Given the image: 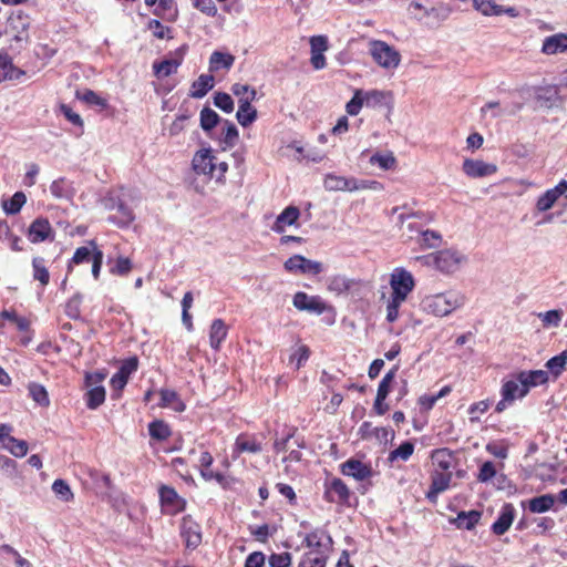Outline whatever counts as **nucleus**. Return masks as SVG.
<instances>
[{"label":"nucleus","mask_w":567,"mask_h":567,"mask_svg":"<svg viewBox=\"0 0 567 567\" xmlns=\"http://www.w3.org/2000/svg\"><path fill=\"white\" fill-rule=\"evenodd\" d=\"M422 308L427 312L437 317L447 316V308L442 293L427 296L422 300Z\"/></svg>","instance_id":"28"},{"label":"nucleus","mask_w":567,"mask_h":567,"mask_svg":"<svg viewBox=\"0 0 567 567\" xmlns=\"http://www.w3.org/2000/svg\"><path fill=\"white\" fill-rule=\"evenodd\" d=\"M44 262L42 257H34L32 259L33 278L39 280L43 286L48 285L50 281V274Z\"/></svg>","instance_id":"47"},{"label":"nucleus","mask_w":567,"mask_h":567,"mask_svg":"<svg viewBox=\"0 0 567 567\" xmlns=\"http://www.w3.org/2000/svg\"><path fill=\"white\" fill-rule=\"evenodd\" d=\"M370 53L375 63L382 68L394 69L400 63V53L383 41H373Z\"/></svg>","instance_id":"6"},{"label":"nucleus","mask_w":567,"mask_h":567,"mask_svg":"<svg viewBox=\"0 0 567 567\" xmlns=\"http://www.w3.org/2000/svg\"><path fill=\"white\" fill-rule=\"evenodd\" d=\"M148 434L153 440L165 441L171 436L172 431L163 420H154L148 424Z\"/></svg>","instance_id":"36"},{"label":"nucleus","mask_w":567,"mask_h":567,"mask_svg":"<svg viewBox=\"0 0 567 567\" xmlns=\"http://www.w3.org/2000/svg\"><path fill=\"white\" fill-rule=\"evenodd\" d=\"M162 512L166 515H177L186 508V501L178 495L176 489L168 485H161L158 488Z\"/></svg>","instance_id":"5"},{"label":"nucleus","mask_w":567,"mask_h":567,"mask_svg":"<svg viewBox=\"0 0 567 567\" xmlns=\"http://www.w3.org/2000/svg\"><path fill=\"white\" fill-rule=\"evenodd\" d=\"M90 261L92 262V275L97 279L103 262V251L99 249L95 240H89L86 245L76 248L73 252V264L79 265Z\"/></svg>","instance_id":"2"},{"label":"nucleus","mask_w":567,"mask_h":567,"mask_svg":"<svg viewBox=\"0 0 567 567\" xmlns=\"http://www.w3.org/2000/svg\"><path fill=\"white\" fill-rule=\"evenodd\" d=\"M557 96V91L555 87H538L536 90L535 100L538 106L540 107H551Z\"/></svg>","instance_id":"38"},{"label":"nucleus","mask_w":567,"mask_h":567,"mask_svg":"<svg viewBox=\"0 0 567 567\" xmlns=\"http://www.w3.org/2000/svg\"><path fill=\"white\" fill-rule=\"evenodd\" d=\"M516 380L520 384L518 396L524 398L532 388L546 384L549 380V373L545 370L520 371L516 374Z\"/></svg>","instance_id":"9"},{"label":"nucleus","mask_w":567,"mask_h":567,"mask_svg":"<svg viewBox=\"0 0 567 567\" xmlns=\"http://www.w3.org/2000/svg\"><path fill=\"white\" fill-rule=\"evenodd\" d=\"M341 473L357 481H364L372 476V467L359 460L349 458L341 464Z\"/></svg>","instance_id":"16"},{"label":"nucleus","mask_w":567,"mask_h":567,"mask_svg":"<svg viewBox=\"0 0 567 567\" xmlns=\"http://www.w3.org/2000/svg\"><path fill=\"white\" fill-rule=\"evenodd\" d=\"M235 62V56L230 53L214 51L209 58V71L217 72L220 69L229 70Z\"/></svg>","instance_id":"30"},{"label":"nucleus","mask_w":567,"mask_h":567,"mask_svg":"<svg viewBox=\"0 0 567 567\" xmlns=\"http://www.w3.org/2000/svg\"><path fill=\"white\" fill-rule=\"evenodd\" d=\"M75 96L89 106H99L100 109L107 107V101L99 96L92 90H85L84 92L76 91Z\"/></svg>","instance_id":"43"},{"label":"nucleus","mask_w":567,"mask_h":567,"mask_svg":"<svg viewBox=\"0 0 567 567\" xmlns=\"http://www.w3.org/2000/svg\"><path fill=\"white\" fill-rule=\"evenodd\" d=\"M200 127L210 136L212 131L221 122V117L210 107L205 106L200 111Z\"/></svg>","instance_id":"33"},{"label":"nucleus","mask_w":567,"mask_h":567,"mask_svg":"<svg viewBox=\"0 0 567 567\" xmlns=\"http://www.w3.org/2000/svg\"><path fill=\"white\" fill-rule=\"evenodd\" d=\"M214 87V76L202 74L193 82L189 96L193 99H203Z\"/></svg>","instance_id":"29"},{"label":"nucleus","mask_w":567,"mask_h":567,"mask_svg":"<svg viewBox=\"0 0 567 567\" xmlns=\"http://www.w3.org/2000/svg\"><path fill=\"white\" fill-rule=\"evenodd\" d=\"M481 517L482 513L480 511H461L458 512L456 517L450 518V523L454 525L457 529L473 530L478 524Z\"/></svg>","instance_id":"23"},{"label":"nucleus","mask_w":567,"mask_h":567,"mask_svg":"<svg viewBox=\"0 0 567 567\" xmlns=\"http://www.w3.org/2000/svg\"><path fill=\"white\" fill-rule=\"evenodd\" d=\"M188 47L183 44L174 52H169V54L162 61H155L153 63V73L157 79H163L177 72V69L183 63L184 55L187 51Z\"/></svg>","instance_id":"4"},{"label":"nucleus","mask_w":567,"mask_h":567,"mask_svg":"<svg viewBox=\"0 0 567 567\" xmlns=\"http://www.w3.org/2000/svg\"><path fill=\"white\" fill-rule=\"evenodd\" d=\"M310 349L307 346H300L289 358L291 363L296 362V369H300L309 359Z\"/></svg>","instance_id":"59"},{"label":"nucleus","mask_w":567,"mask_h":567,"mask_svg":"<svg viewBox=\"0 0 567 567\" xmlns=\"http://www.w3.org/2000/svg\"><path fill=\"white\" fill-rule=\"evenodd\" d=\"M8 25L18 32L13 39L21 41L22 37L20 34L25 32L30 27V17L23 10H14L8 18Z\"/></svg>","instance_id":"25"},{"label":"nucleus","mask_w":567,"mask_h":567,"mask_svg":"<svg viewBox=\"0 0 567 567\" xmlns=\"http://www.w3.org/2000/svg\"><path fill=\"white\" fill-rule=\"evenodd\" d=\"M25 71L13 64L12 58L6 50H0V83L4 81L20 82Z\"/></svg>","instance_id":"14"},{"label":"nucleus","mask_w":567,"mask_h":567,"mask_svg":"<svg viewBox=\"0 0 567 567\" xmlns=\"http://www.w3.org/2000/svg\"><path fill=\"white\" fill-rule=\"evenodd\" d=\"M399 370L398 365H394L391 370H389L382 380L379 383L377 396L386 399L392 389V383L395 379L396 372Z\"/></svg>","instance_id":"45"},{"label":"nucleus","mask_w":567,"mask_h":567,"mask_svg":"<svg viewBox=\"0 0 567 567\" xmlns=\"http://www.w3.org/2000/svg\"><path fill=\"white\" fill-rule=\"evenodd\" d=\"M545 327H558L561 322V310H549L538 315Z\"/></svg>","instance_id":"58"},{"label":"nucleus","mask_w":567,"mask_h":567,"mask_svg":"<svg viewBox=\"0 0 567 567\" xmlns=\"http://www.w3.org/2000/svg\"><path fill=\"white\" fill-rule=\"evenodd\" d=\"M452 11L451 4L441 1L430 8L426 7L423 13H415L413 18L429 29H439L450 18Z\"/></svg>","instance_id":"3"},{"label":"nucleus","mask_w":567,"mask_h":567,"mask_svg":"<svg viewBox=\"0 0 567 567\" xmlns=\"http://www.w3.org/2000/svg\"><path fill=\"white\" fill-rule=\"evenodd\" d=\"M29 395L40 406H48L50 403L49 394L44 385L38 382H30L28 385Z\"/></svg>","instance_id":"40"},{"label":"nucleus","mask_w":567,"mask_h":567,"mask_svg":"<svg viewBox=\"0 0 567 567\" xmlns=\"http://www.w3.org/2000/svg\"><path fill=\"white\" fill-rule=\"evenodd\" d=\"M265 561L266 556L264 553L252 551L246 557L244 567H264Z\"/></svg>","instance_id":"64"},{"label":"nucleus","mask_w":567,"mask_h":567,"mask_svg":"<svg viewBox=\"0 0 567 567\" xmlns=\"http://www.w3.org/2000/svg\"><path fill=\"white\" fill-rule=\"evenodd\" d=\"M414 452V443L412 441H404L390 452L388 460L394 462L396 460L408 461Z\"/></svg>","instance_id":"44"},{"label":"nucleus","mask_w":567,"mask_h":567,"mask_svg":"<svg viewBox=\"0 0 567 567\" xmlns=\"http://www.w3.org/2000/svg\"><path fill=\"white\" fill-rule=\"evenodd\" d=\"M442 296L445 301V307L447 308V315L463 307L466 301L465 295L456 290L443 292Z\"/></svg>","instance_id":"39"},{"label":"nucleus","mask_w":567,"mask_h":567,"mask_svg":"<svg viewBox=\"0 0 567 567\" xmlns=\"http://www.w3.org/2000/svg\"><path fill=\"white\" fill-rule=\"evenodd\" d=\"M292 303L300 311L316 315H321L330 308L320 296H309L303 291L295 293Z\"/></svg>","instance_id":"12"},{"label":"nucleus","mask_w":567,"mask_h":567,"mask_svg":"<svg viewBox=\"0 0 567 567\" xmlns=\"http://www.w3.org/2000/svg\"><path fill=\"white\" fill-rule=\"evenodd\" d=\"M370 163L372 165H378L379 167H381L384 171H388L395 165V157L393 156L392 153H388V154L375 153L371 156Z\"/></svg>","instance_id":"53"},{"label":"nucleus","mask_w":567,"mask_h":567,"mask_svg":"<svg viewBox=\"0 0 567 567\" xmlns=\"http://www.w3.org/2000/svg\"><path fill=\"white\" fill-rule=\"evenodd\" d=\"M284 268L286 271L291 274L312 276L319 275L323 269L321 262L308 259L302 255H293L288 258L284 264Z\"/></svg>","instance_id":"8"},{"label":"nucleus","mask_w":567,"mask_h":567,"mask_svg":"<svg viewBox=\"0 0 567 567\" xmlns=\"http://www.w3.org/2000/svg\"><path fill=\"white\" fill-rule=\"evenodd\" d=\"M2 449L7 450L14 457H23L28 454L29 445L25 440H20V439L13 437V439H9V442H7L2 446Z\"/></svg>","instance_id":"46"},{"label":"nucleus","mask_w":567,"mask_h":567,"mask_svg":"<svg viewBox=\"0 0 567 567\" xmlns=\"http://www.w3.org/2000/svg\"><path fill=\"white\" fill-rule=\"evenodd\" d=\"M106 375L107 372L105 370L85 372L83 388L86 391L83 399L89 410H96L105 402L106 391L102 382L105 380Z\"/></svg>","instance_id":"1"},{"label":"nucleus","mask_w":567,"mask_h":567,"mask_svg":"<svg viewBox=\"0 0 567 567\" xmlns=\"http://www.w3.org/2000/svg\"><path fill=\"white\" fill-rule=\"evenodd\" d=\"M138 368V358L136 355L130 357L125 359L118 373L124 375L126 379H130L131 374L134 373Z\"/></svg>","instance_id":"61"},{"label":"nucleus","mask_w":567,"mask_h":567,"mask_svg":"<svg viewBox=\"0 0 567 567\" xmlns=\"http://www.w3.org/2000/svg\"><path fill=\"white\" fill-rule=\"evenodd\" d=\"M390 96V93L379 91V90H371L363 92V99H364V105L367 107H379L384 104H386V97Z\"/></svg>","instance_id":"41"},{"label":"nucleus","mask_w":567,"mask_h":567,"mask_svg":"<svg viewBox=\"0 0 567 567\" xmlns=\"http://www.w3.org/2000/svg\"><path fill=\"white\" fill-rule=\"evenodd\" d=\"M567 365V349L560 352L557 355L550 358L545 367L548 369V373H550L554 379H557L561 375V373L566 370Z\"/></svg>","instance_id":"35"},{"label":"nucleus","mask_w":567,"mask_h":567,"mask_svg":"<svg viewBox=\"0 0 567 567\" xmlns=\"http://www.w3.org/2000/svg\"><path fill=\"white\" fill-rule=\"evenodd\" d=\"M558 200V197L550 192V189H547L543 195H540L536 202V209L538 212H547L549 210L555 203Z\"/></svg>","instance_id":"54"},{"label":"nucleus","mask_w":567,"mask_h":567,"mask_svg":"<svg viewBox=\"0 0 567 567\" xmlns=\"http://www.w3.org/2000/svg\"><path fill=\"white\" fill-rule=\"evenodd\" d=\"M109 219L120 227H125L134 220V214L123 200H116V214L110 216Z\"/></svg>","instance_id":"31"},{"label":"nucleus","mask_w":567,"mask_h":567,"mask_svg":"<svg viewBox=\"0 0 567 567\" xmlns=\"http://www.w3.org/2000/svg\"><path fill=\"white\" fill-rule=\"evenodd\" d=\"M324 487L323 498L327 502L340 505L349 504L351 492L341 478L333 477L331 481L326 482Z\"/></svg>","instance_id":"11"},{"label":"nucleus","mask_w":567,"mask_h":567,"mask_svg":"<svg viewBox=\"0 0 567 567\" xmlns=\"http://www.w3.org/2000/svg\"><path fill=\"white\" fill-rule=\"evenodd\" d=\"M364 105L363 91L357 90L352 99L347 103L346 110L350 115L359 114L360 110Z\"/></svg>","instance_id":"56"},{"label":"nucleus","mask_w":567,"mask_h":567,"mask_svg":"<svg viewBox=\"0 0 567 567\" xmlns=\"http://www.w3.org/2000/svg\"><path fill=\"white\" fill-rule=\"evenodd\" d=\"M214 104L225 113H231L234 111V101L228 93L216 92L214 94Z\"/></svg>","instance_id":"51"},{"label":"nucleus","mask_w":567,"mask_h":567,"mask_svg":"<svg viewBox=\"0 0 567 567\" xmlns=\"http://www.w3.org/2000/svg\"><path fill=\"white\" fill-rule=\"evenodd\" d=\"M235 450L239 453H259L261 452V444L258 443L255 439H250L246 435H239L236 439Z\"/></svg>","instance_id":"42"},{"label":"nucleus","mask_w":567,"mask_h":567,"mask_svg":"<svg viewBox=\"0 0 567 567\" xmlns=\"http://www.w3.org/2000/svg\"><path fill=\"white\" fill-rule=\"evenodd\" d=\"M556 496L553 494H543L522 502V507L533 514H543L553 508Z\"/></svg>","instance_id":"19"},{"label":"nucleus","mask_w":567,"mask_h":567,"mask_svg":"<svg viewBox=\"0 0 567 567\" xmlns=\"http://www.w3.org/2000/svg\"><path fill=\"white\" fill-rule=\"evenodd\" d=\"M223 124L224 127L219 141L221 144H224V150L233 148L236 145L239 137L238 128L229 120H224Z\"/></svg>","instance_id":"34"},{"label":"nucleus","mask_w":567,"mask_h":567,"mask_svg":"<svg viewBox=\"0 0 567 567\" xmlns=\"http://www.w3.org/2000/svg\"><path fill=\"white\" fill-rule=\"evenodd\" d=\"M518 383L517 380H508L502 385L501 394L505 400H509V403L519 398L520 386Z\"/></svg>","instance_id":"52"},{"label":"nucleus","mask_w":567,"mask_h":567,"mask_svg":"<svg viewBox=\"0 0 567 567\" xmlns=\"http://www.w3.org/2000/svg\"><path fill=\"white\" fill-rule=\"evenodd\" d=\"M300 210L296 206L286 207L276 218L272 230L277 234H284L286 226H292L297 223Z\"/></svg>","instance_id":"24"},{"label":"nucleus","mask_w":567,"mask_h":567,"mask_svg":"<svg viewBox=\"0 0 567 567\" xmlns=\"http://www.w3.org/2000/svg\"><path fill=\"white\" fill-rule=\"evenodd\" d=\"M25 236L30 243L40 244L47 240H52L54 231L49 219L47 217L39 216L30 224L25 231Z\"/></svg>","instance_id":"10"},{"label":"nucleus","mask_w":567,"mask_h":567,"mask_svg":"<svg viewBox=\"0 0 567 567\" xmlns=\"http://www.w3.org/2000/svg\"><path fill=\"white\" fill-rule=\"evenodd\" d=\"M216 157L212 155L210 148L198 151L193 157V169L196 174L214 176L216 169Z\"/></svg>","instance_id":"15"},{"label":"nucleus","mask_w":567,"mask_h":567,"mask_svg":"<svg viewBox=\"0 0 567 567\" xmlns=\"http://www.w3.org/2000/svg\"><path fill=\"white\" fill-rule=\"evenodd\" d=\"M441 234L430 229L421 230L417 239L420 247L424 249L437 248L441 245Z\"/></svg>","instance_id":"37"},{"label":"nucleus","mask_w":567,"mask_h":567,"mask_svg":"<svg viewBox=\"0 0 567 567\" xmlns=\"http://www.w3.org/2000/svg\"><path fill=\"white\" fill-rule=\"evenodd\" d=\"M323 185L327 190H355L367 187L365 182L363 181H361V184L359 185L355 178H346L333 174H328L324 177Z\"/></svg>","instance_id":"17"},{"label":"nucleus","mask_w":567,"mask_h":567,"mask_svg":"<svg viewBox=\"0 0 567 567\" xmlns=\"http://www.w3.org/2000/svg\"><path fill=\"white\" fill-rule=\"evenodd\" d=\"M353 281L344 276L337 275L329 279L328 289L337 295L347 292L352 287Z\"/></svg>","instance_id":"48"},{"label":"nucleus","mask_w":567,"mask_h":567,"mask_svg":"<svg viewBox=\"0 0 567 567\" xmlns=\"http://www.w3.org/2000/svg\"><path fill=\"white\" fill-rule=\"evenodd\" d=\"M515 518V508L513 504L506 503L501 509L497 519L493 523L491 529L497 536L504 535L512 526Z\"/></svg>","instance_id":"20"},{"label":"nucleus","mask_w":567,"mask_h":567,"mask_svg":"<svg viewBox=\"0 0 567 567\" xmlns=\"http://www.w3.org/2000/svg\"><path fill=\"white\" fill-rule=\"evenodd\" d=\"M0 470L10 477H14L18 475V463L13 458L0 454Z\"/></svg>","instance_id":"63"},{"label":"nucleus","mask_w":567,"mask_h":567,"mask_svg":"<svg viewBox=\"0 0 567 567\" xmlns=\"http://www.w3.org/2000/svg\"><path fill=\"white\" fill-rule=\"evenodd\" d=\"M27 203V196L22 190H17L11 197L1 199V207L6 215L19 214Z\"/></svg>","instance_id":"27"},{"label":"nucleus","mask_w":567,"mask_h":567,"mask_svg":"<svg viewBox=\"0 0 567 567\" xmlns=\"http://www.w3.org/2000/svg\"><path fill=\"white\" fill-rule=\"evenodd\" d=\"M390 285L392 288L391 297L404 301L415 284L411 272L405 269H395L391 275Z\"/></svg>","instance_id":"7"},{"label":"nucleus","mask_w":567,"mask_h":567,"mask_svg":"<svg viewBox=\"0 0 567 567\" xmlns=\"http://www.w3.org/2000/svg\"><path fill=\"white\" fill-rule=\"evenodd\" d=\"M464 173L472 178L485 177L496 173L497 167L480 159H465L463 163Z\"/></svg>","instance_id":"18"},{"label":"nucleus","mask_w":567,"mask_h":567,"mask_svg":"<svg viewBox=\"0 0 567 567\" xmlns=\"http://www.w3.org/2000/svg\"><path fill=\"white\" fill-rule=\"evenodd\" d=\"M496 475V468L492 461L484 462L477 475V480L482 483L491 481Z\"/></svg>","instance_id":"62"},{"label":"nucleus","mask_w":567,"mask_h":567,"mask_svg":"<svg viewBox=\"0 0 567 567\" xmlns=\"http://www.w3.org/2000/svg\"><path fill=\"white\" fill-rule=\"evenodd\" d=\"M431 478H432L431 485L442 493L449 488L450 482L452 478V474L435 472L432 474Z\"/></svg>","instance_id":"57"},{"label":"nucleus","mask_w":567,"mask_h":567,"mask_svg":"<svg viewBox=\"0 0 567 567\" xmlns=\"http://www.w3.org/2000/svg\"><path fill=\"white\" fill-rule=\"evenodd\" d=\"M567 51V34L557 33L547 37L542 47V52L548 55Z\"/></svg>","instance_id":"26"},{"label":"nucleus","mask_w":567,"mask_h":567,"mask_svg":"<svg viewBox=\"0 0 567 567\" xmlns=\"http://www.w3.org/2000/svg\"><path fill=\"white\" fill-rule=\"evenodd\" d=\"M291 554L285 551L281 554H271L268 558V563L270 567H289L291 565Z\"/></svg>","instance_id":"60"},{"label":"nucleus","mask_w":567,"mask_h":567,"mask_svg":"<svg viewBox=\"0 0 567 567\" xmlns=\"http://www.w3.org/2000/svg\"><path fill=\"white\" fill-rule=\"evenodd\" d=\"M432 460L442 471H449L452 466V453L447 449L433 451Z\"/></svg>","instance_id":"49"},{"label":"nucleus","mask_w":567,"mask_h":567,"mask_svg":"<svg viewBox=\"0 0 567 567\" xmlns=\"http://www.w3.org/2000/svg\"><path fill=\"white\" fill-rule=\"evenodd\" d=\"M257 92L251 91V96L240 97L238 100V111L236 118L243 127L251 125L258 116L257 110L251 105L252 101L256 100Z\"/></svg>","instance_id":"13"},{"label":"nucleus","mask_w":567,"mask_h":567,"mask_svg":"<svg viewBox=\"0 0 567 567\" xmlns=\"http://www.w3.org/2000/svg\"><path fill=\"white\" fill-rule=\"evenodd\" d=\"M473 7L485 17L496 16L499 9V4L494 0H473Z\"/></svg>","instance_id":"50"},{"label":"nucleus","mask_w":567,"mask_h":567,"mask_svg":"<svg viewBox=\"0 0 567 567\" xmlns=\"http://www.w3.org/2000/svg\"><path fill=\"white\" fill-rule=\"evenodd\" d=\"M227 337V327L221 319H215L212 322L210 331H209V343L210 347L215 350H218L220 343Z\"/></svg>","instance_id":"32"},{"label":"nucleus","mask_w":567,"mask_h":567,"mask_svg":"<svg viewBox=\"0 0 567 567\" xmlns=\"http://www.w3.org/2000/svg\"><path fill=\"white\" fill-rule=\"evenodd\" d=\"M461 262V256L451 249H444L436 252L435 268L442 272H453Z\"/></svg>","instance_id":"22"},{"label":"nucleus","mask_w":567,"mask_h":567,"mask_svg":"<svg viewBox=\"0 0 567 567\" xmlns=\"http://www.w3.org/2000/svg\"><path fill=\"white\" fill-rule=\"evenodd\" d=\"M53 493L63 501H69L71 498V486L68 481L63 478H56L52 484Z\"/></svg>","instance_id":"55"},{"label":"nucleus","mask_w":567,"mask_h":567,"mask_svg":"<svg viewBox=\"0 0 567 567\" xmlns=\"http://www.w3.org/2000/svg\"><path fill=\"white\" fill-rule=\"evenodd\" d=\"M182 536L188 548H196L202 543V533L199 526L193 522L190 516L183 517Z\"/></svg>","instance_id":"21"}]
</instances>
